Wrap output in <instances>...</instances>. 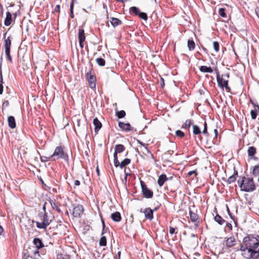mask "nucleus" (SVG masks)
Wrapping results in <instances>:
<instances>
[{
	"label": "nucleus",
	"mask_w": 259,
	"mask_h": 259,
	"mask_svg": "<svg viewBox=\"0 0 259 259\" xmlns=\"http://www.w3.org/2000/svg\"><path fill=\"white\" fill-rule=\"evenodd\" d=\"M239 178L237 183L241 191L249 192L255 190V185L252 178H246L245 176Z\"/></svg>",
	"instance_id": "f257e3e1"
},
{
	"label": "nucleus",
	"mask_w": 259,
	"mask_h": 259,
	"mask_svg": "<svg viewBox=\"0 0 259 259\" xmlns=\"http://www.w3.org/2000/svg\"><path fill=\"white\" fill-rule=\"evenodd\" d=\"M38 217L42 222L40 223L38 221H33V222L36 224L37 228L46 230L47 227L51 224L52 220L50 219L47 212H39L38 213Z\"/></svg>",
	"instance_id": "f03ea898"
},
{
	"label": "nucleus",
	"mask_w": 259,
	"mask_h": 259,
	"mask_svg": "<svg viewBox=\"0 0 259 259\" xmlns=\"http://www.w3.org/2000/svg\"><path fill=\"white\" fill-rule=\"evenodd\" d=\"M243 243L248 246V248H251L252 250L257 249L259 246V240L252 234L245 237L243 238Z\"/></svg>",
	"instance_id": "7ed1b4c3"
},
{
	"label": "nucleus",
	"mask_w": 259,
	"mask_h": 259,
	"mask_svg": "<svg viewBox=\"0 0 259 259\" xmlns=\"http://www.w3.org/2000/svg\"><path fill=\"white\" fill-rule=\"evenodd\" d=\"M51 157H52V160L55 161L57 159H62L65 161H67L68 160V155L64 151V148L62 146H57L53 153L51 155Z\"/></svg>",
	"instance_id": "20e7f679"
},
{
	"label": "nucleus",
	"mask_w": 259,
	"mask_h": 259,
	"mask_svg": "<svg viewBox=\"0 0 259 259\" xmlns=\"http://www.w3.org/2000/svg\"><path fill=\"white\" fill-rule=\"evenodd\" d=\"M230 75L228 73L223 74L221 76H220L219 73L217 75L218 85L222 89L225 88L228 92L230 91V88L228 86V79Z\"/></svg>",
	"instance_id": "39448f33"
},
{
	"label": "nucleus",
	"mask_w": 259,
	"mask_h": 259,
	"mask_svg": "<svg viewBox=\"0 0 259 259\" xmlns=\"http://www.w3.org/2000/svg\"><path fill=\"white\" fill-rule=\"evenodd\" d=\"M7 32H6L4 33V48L5 50V53L7 56V58L10 62L12 61V58L10 55V50L12 45V41L10 38V37L9 36L6 37Z\"/></svg>",
	"instance_id": "423d86ee"
},
{
	"label": "nucleus",
	"mask_w": 259,
	"mask_h": 259,
	"mask_svg": "<svg viewBox=\"0 0 259 259\" xmlns=\"http://www.w3.org/2000/svg\"><path fill=\"white\" fill-rule=\"evenodd\" d=\"M140 183L141 185L142 194L146 198H152L153 196V191L148 188L146 185L143 181H141Z\"/></svg>",
	"instance_id": "0eeeda50"
},
{
	"label": "nucleus",
	"mask_w": 259,
	"mask_h": 259,
	"mask_svg": "<svg viewBox=\"0 0 259 259\" xmlns=\"http://www.w3.org/2000/svg\"><path fill=\"white\" fill-rule=\"evenodd\" d=\"M87 77L89 82V85L91 89H95L96 88V76L92 75L91 71L87 73Z\"/></svg>",
	"instance_id": "6e6552de"
},
{
	"label": "nucleus",
	"mask_w": 259,
	"mask_h": 259,
	"mask_svg": "<svg viewBox=\"0 0 259 259\" xmlns=\"http://www.w3.org/2000/svg\"><path fill=\"white\" fill-rule=\"evenodd\" d=\"M83 206L81 205L78 204L73 208L72 214L74 217L79 218L83 213Z\"/></svg>",
	"instance_id": "1a4fd4ad"
},
{
	"label": "nucleus",
	"mask_w": 259,
	"mask_h": 259,
	"mask_svg": "<svg viewBox=\"0 0 259 259\" xmlns=\"http://www.w3.org/2000/svg\"><path fill=\"white\" fill-rule=\"evenodd\" d=\"M78 39L79 44L80 48L82 49L84 46V41L85 39V36L84 34V31L83 29L80 28L78 30Z\"/></svg>",
	"instance_id": "9d476101"
},
{
	"label": "nucleus",
	"mask_w": 259,
	"mask_h": 259,
	"mask_svg": "<svg viewBox=\"0 0 259 259\" xmlns=\"http://www.w3.org/2000/svg\"><path fill=\"white\" fill-rule=\"evenodd\" d=\"M140 211L144 213L146 219L149 220H152L153 219L154 210H152L150 207L145 208L143 211H142V209H141Z\"/></svg>",
	"instance_id": "9b49d317"
},
{
	"label": "nucleus",
	"mask_w": 259,
	"mask_h": 259,
	"mask_svg": "<svg viewBox=\"0 0 259 259\" xmlns=\"http://www.w3.org/2000/svg\"><path fill=\"white\" fill-rule=\"evenodd\" d=\"M118 126L121 129L126 132L131 131L133 130V128L129 123H125L121 121H119Z\"/></svg>",
	"instance_id": "f8f14e48"
},
{
	"label": "nucleus",
	"mask_w": 259,
	"mask_h": 259,
	"mask_svg": "<svg viewBox=\"0 0 259 259\" xmlns=\"http://www.w3.org/2000/svg\"><path fill=\"white\" fill-rule=\"evenodd\" d=\"M256 152V149L255 147L253 146L249 147L247 150V153L248 156L250 157L251 159H256L257 158L254 157V155Z\"/></svg>",
	"instance_id": "ddd939ff"
},
{
	"label": "nucleus",
	"mask_w": 259,
	"mask_h": 259,
	"mask_svg": "<svg viewBox=\"0 0 259 259\" xmlns=\"http://www.w3.org/2000/svg\"><path fill=\"white\" fill-rule=\"evenodd\" d=\"M93 124L95 126V132L96 134H97L99 131L102 127V124L97 118L94 119Z\"/></svg>",
	"instance_id": "4468645a"
},
{
	"label": "nucleus",
	"mask_w": 259,
	"mask_h": 259,
	"mask_svg": "<svg viewBox=\"0 0 259 259\" xmlns=\"http://www.w3.org/2000/svg\"><path fill=\"white\" fill-rule=\"evenodd\" d=\"M110 22L112 26L114 28L122 24V22L121 20L114 17L110 18Z\"/></svg>",
	"instance_id": "2eb2a0df"
},
{
	"label": "nucleus",
	"mask_w": 259,
	"mask_h": 259,
	"mask_svg": "<svg viewBox=\"0 0 259 259\" xmlns=\"http://www.w3.org/2000/svg\"><path fill=\"white\" fill-rule=\"evenodd\" d=\"M225 242H226V246L228 248H230L235 245L236 240L234 237H231L230 238H227Z\"/></svg>",
	"instance_id": "dca6fc26"
},
{
	"label": "nucleus",
	"mask_w": 259,
	"mask_h": 259,
	"mask_svg": "<svg viewBox=\"0 0 259 259\" xmlns=\"http://www.w3.org/2000/svg\"><path fill=\"white\" fill-rule=\"evenodd\" d=\"M167 180L168 178H167L166 175L162 174L159 176L157 183L160 187H162L163 185L164 182Z\"/></svg>",
	"instance_id": "f3484780"
},
{
	"label": "nucleus",
	"mask_w": 259,
	"mask_h": 259,
	"mask_svg": "<svg viewBox=\"0 0 259 259\" xmlns=\"http://www.w3.org/2000/svg\"><path fill=\"white\" fill-rule=\"evenodd\" d=\"M8 125L11 128H14L16 127V121L14 116H10L8 118Z\"/></svg>",
	"instance_id": "a211bd4d"
},
{
	"label": "nucleus",
	"mask_w": 259,
	"mask_h": 259,
	"mask_svg": "<svg viewBox=\"0 0 259 259\" xmlns=\"http://www.w3.org/2000/svg\"><path fill=\"white\" fill-rule=\"evenodd\" d=\"M12 22V18L11 13L10 12H7L6 13V17L5 18L4 24L6 26H9Z\"/></svg>",
	"instance_id": "6ab92c4d"
},
{
	"label": "nucleus",
	"mask_w": 259,
	"mask_h": 259,
	"mask_svg": "<svg viewBox=\"0 0 259 259\" xmlns=\"http://www.w3.org/2000/svg\"><path fill=\"white\" fill-rule=\"evenodd\" d=\"M111 218L113 221L116 222H119L121 220L120 213L118 211H116L112 213L111 215Z\"/></svg>",
	"instance_id": "aec40b11"
},
{
	"label": "nucleus",
	"mask_w": 259,
	"mask_h": 259,
	"mask_svg": "<svg viewBox=\"0 0 259 259\" xmlns=\"http://www.w3.org/2000/svg\"><path fill=\"white\" fill-rule=\"evenodd\" d=\"M33 243L37 249H40L44 246L41 240L38 238H35L33 239Z\"/></svg>",
	"instance_id": "412c9836"
},
{
	"label": "nucleus",
	"mask_w": 259,
	"mask_h": 259,
	"mask_svg": "<svg viewBox=\"0 0 259 259\" xmlns=\"http://www.w3.org/2000/svg\"><path fill=\"white\" fill-rule=\"evenodd\" d=\"M131 162V160L130 158H125L121 162H119V163L117 165V167L119 166L120 168H123L124 166L128 165Z\"/></svg>",
	"instance_id": "4be33fe9"
},
{
	"label": "nucleus",
	"mask_w": 259,
	"mask_h": 259,
	"mask_svg": "<svg viewBox=\"0 0 259 259\" xmlns=\"http://www.w3.org/2000/svg\"><path fill=\"white\" fill-rule=\"evenodd\" d=\"M238 176V171L234 168V174L230 176L227 180L229 184H231L236 180L237 177Z\"/></svg>",
	"instance_id": "5701e85b"
},
{
	"label": "nucleus",
	"mask_w": 259,
	"mask_h": 259,
	"mask_svg": "<svg viewBox=\"0 0 259 259\" xmlns=\"http://www.w3.org/2000/svg\"><path fill=\"white\" fill-rule=\"evenodd\" d=\"M199 70L202 72L212 73L213 72V70L211 67H207L206 66H200Z\"/></svg>",
	"instance_id": "b1692460"
},
{
	"label": "nucleus",
	"mask_w": 259,
	"mask_h": 259,
	"mask_svg": "<svg viewBox=\"0 0 259 259\" xmlns=\"http://www.w3.org/2000/svg\"><path fill=\"white\" fill-rule=\"evenodd\" d=\"M125 150V147L122 144H117L115 146L114 151L120 153Z\"/></svg>",
	"instance_id": "393cba45"
},
{
	"label": "nucleus",
	"mask_w": 259,
	"mask_h": 259,
	"mask_svg": "<svg viewBox=\"0 0 259 259\" xmlns=\"http://www.w3.org/2000/svg\"><path fill=\"white\" fill-rule=\"evenodd\" d=\"M190 219L193 222H196L199 219V216L197 214L192 212L191 210L189 211Z\"/></svg>",
	"instance_id": "a878e982"
},
{
	"label": "nucleus",
	"mask_w": 259,
	"mask_h": 259,
	"mask_svg": "<svg viewBox=\"0 0 259 259\" xmlns=\"http://www.w3.org/2000/svg\"><path fill=\"white\" fill-rule=\"evenodd\" d=\"M252 250L251 249V248H248L247 252H244L243 253H242V255L247 259H251L252 258Z\"/></svg>",
	"instance_id": "bb28decb"
},
{
	"label": "nucleus",
	"mask_w": 259,
	"mask_h": 259,
	"mask_svg": "<svg viewBox=\"0 0 259 259\" xmlns=\"http://www.w3.org/2000/svg\"><path fill=\"white\" fill-rule=\"evenodd\" d=\"M187 46L190 51H193L195 49V44L193 40L188 39L187 42Z\"/></svg>",
	"instance_id": "cd10ccee"
},
{
	"label": "nucleus",
	"mask_w": 259,
	"mask_h": 259,
	"mask_svg": "<svg viewBox=\"0 0 259 259\" xmlns=\"http://www.w3.org/2000/svg\"><path fill=\"white\" fill-rule=\"evenodd\" d=\"M130 12L134 14L135 16H138L140 11L138 8L136 7H132L130 9Z\"/></svg>",
	"instance_id": "c85d7f7f"
},
{
	"label": "nucleus",
	"mask_w": 259,
	"mask_h": 259,
	"mask_svg": "<svg viewBox=\"0 0 259 259\" xmlns=\"http://www.w3.org/2000/svg\"><path fill=\"white\" fill-rule=\"evenodd\" d=\"M214 219L215 221L217 222L219 224H220L221 225H223L225 222V220H224L222 218V217H221L219 214H217Z\"/></svg>",
	"instance_id": "c756f323"
},
{
	"label": "nucleus",
	"mask_w": 259,
	"mask_h": 259,
	"mask_svg": "<svg viewBox=\"0 0 259 259\" xmlns=\"http://www.w3.org/2000/svg\"><path fill=\"white\" fill-rule=\"evenodd\" d=\"M252 259H259V248L257 250L254 249L252 251Z\"/></svg>",
	"instance_id": "7c9ffc66"
},
{
	"label": "nucleus",
	"mask_w": 259,
	"mask_h": 259,
	"mask_svg": "<svg viewBox=\"0 0 259 259\" xmlns=\"http://www.w3.org/2000/svg\"><path fill=\"white\" fill-rule=\"evenodd\" d=\"M192 121L191 119L186 120L185 122L182 125V127L183 128L188 129L191 126Z\"/></svg>",
	"instance_id": "2f4dec72"
},
{
	"label": "nucleus",
	"mask_w": 259,
	"mask_h": 259,
	"mask_svg": "<svg viewBox=\"0 0 259 259\" xmlns=\"http://www.w3.org/2000/svg\"><path fill=\"white\" fill-rule=\"evenodd\" d=\"M116 116H117L118 118H123L125 115V112L124 110L120 111H116L115 113Z\"/></svg>",
	"instance_id": "473e14b6"
},
{
	"label": "nucleus",
	"mask_w": 259,
	"mask_h": 259,
	"mask_svg": "<svg viewBox=\"0 0 259 259\" xmlns=\"http://www.w3.org/2000/svg\"><path fill=\"white\" fill-rule=\"evenodd\" d=\"M193 133L194 135H199L201 133V131L198 126L197 125H193Z\"/></svg>",
	"instance_id": "72a5a7b5"
},
{
	"label": "nucleus",
	"mask_w": 259,
	"mask_h": 259,
	"mask_svg": "<svg viewBox=\"0 0 259 259\" xmlns=\"http://www.w3.org/2000/svg\"><path fill=\"white\" fill-rule=\"evenodd\" d=\"M96 62L100 66H104L105 65V61L102 58H98L96 59Z\"/></svg>",
	"instance_id": "f704fd0d"
},
{
	"label": "nucleus",
	"mask_w": 259,
	"mask_h": 259,
	"mask_svg": "<svg viewBox=\"0 0 259 259\" xmlns=\"http://www.w3.org/2000/svg\"><path fill=\"white\" fill-rule=\"evenodd\" d=\"M99 244L101 246H105L107 245V240L105 236H102L99 241Z\"/></svg>",
	"instance_id": "c9c22d12"
},
{
	"label": "nucleus",
	"mask_w": 259,
	"mask_h": 259,
	"mask_svg": "<svg viewBox=\"0 0 259 259\" xmlns=\"http://www.w3.org/2000/svg\"><path fill=\"white\" fill-rule=\"evenodd\" d=\"M118 153L117 152V151H114V153L113 154V158H114V164L115 167H117V164L119 163V161L118 160V156L117 154Z\"/></svg>",
	"instance_id": "e433bc0d"
},
{
	"label": "nucleus",
	"mask_w": 259,
	"mask_h": 259,
	"mask_svg": "<svg viewBox=\"0 0 259 259\" xmlns=\"http://www.w3.org/2000/svg\"><path fill=\"white\" fill-rule=\"evenodd\" d=\"M219 14L223 18L227 17V14L225 13V9L224 8H220L219 10Z\"/></svg>",
	"instance_id": "4c0bfd02"
},
{
	"label": "nucleus",
	"mask_w": 259,
	"mask_h": 259,
	"mask_svg": "<svg viewBox=\"0 0 259 259\" xmlns=\"http://www.w3.org/2000/svg\"><path fill=\"white\" fill-rule=\"evenodd\" d=\"M213 49L214 50V51H215V52H218L219 51V49H220V44L219 43V42L218 41H213Z\"/></svg>",
	"instance_id": "58836bf2"
},
{
	"label": "nucleus",
	"mask_w": 259,
	"mask_h": 259,
	"mask_svg": "<svg viewBox=\"0 0 259 259\" xmlns=\"http://www.w3.org/2000/svg\"><path fill=\"white\" fill-rule=\"evenodd\" d=\"M138 16L144 20H147L148 19V16L146 13L144 12H140L138 15Z\"/></svg>",
	"instance_id": "ea45409f"
},
{
	"label": "nucleus",
	"mask_w": 259,
	"mask_h": 259,
	"mask_svg": "<svg viewBox=\"0 0 259 259\" xmlns=\"http://www.w3.org/2000/svg\"><path fill=\"white\" fill-rule=\"evenodd\" d=\"M202 134L205 135L206 136L208 137L209 136V133L207 132V125L206 121L204 123V128L202 131Z\"/></svg>",
	"instance_id": "a19ab883"
},
{
	"label": "nucleus",
	"mask_w": 259,
	"mask_h": 259,
	"mask_svg": "<svg viewBox=\"0 0 259 259\" xmlns=\"http://www.w3.org/2000/svg\"><path fill=\"white\" fill-rule=\"evenodd\" d=\"M40 158L41 161L44 162H47V161L50 160L51 159L52 160V157H51V156L49 157H47L46 156H41Z\"/></svg>",
	"instance_id": "79ce46f5"
},
{
	"label": "nucleus",
	"mask_w": 259,
	"mask_h": 259,
	"mask_svg": "<svg viewBox=\"0 0 259 259\" xmlns=\"http://www.w3.org/2000/svg\"><path fill=\"white\" fill-rule=\"evenodd\" d=\"M252 175L254 176H257L259 175V167L255 166L252 170Z\"/></svg>",
	"instance_id": "37998d69"
},
{
	"label": "nucleus",
	"mask_w": 259,
	"mask_h": 259,
	"mask_svg": "<svg viewBox=\"0 0 259 259\" xmlns=\"http://www.w3.org/2000/svg\"><path fill=\"white\" fill-rule=\"evenodd\" d=\"M250 114H251V118L252 119H256V116H257V110L256 109H255L254 110H251L250 111Z\"/></svg>",
	"instance_id": "c03bdc74"
},
{
	"label": "nucleus",
	"mask_w": 259,
	"mask_h": 259,
	"mask_svg": "<svg viewBox=\"0 0 259 259\" xmlns=\"http://www.w3.org/2000/svg\"><path fill=\"white\" fill-rule=\"evenodd\" d=\"M73 7H74V4H73V2L72 1L71 2V3L70 4V17L71 18H74Z\"/></svg>",
	"instance_id": "a18cd8bd"
},
{
	"label": "nucleus",
	"mask_w": 259,
	"mask_h": 259,
	"mask_svg": "<svg viewBox=\"0 0 259 259\" xmlns=\"http://www.w3.org/2000/svg\"><path fill=\"white\" fill-rule=\"evenodd\" d=\"M176 135L179 138H183L185 136V134L181 130H178L176 132Z\"/></svg>",
	"instance_id": "49530a36"
},
{
	"label": "nucleus",
	"mask_w": 259,
	"mask_h": 259,
	"mask_svg": "<svg viewBox=\"0 0 259 259\" xmlns=\"http://www.w3.org/2000/svg\"><path fill=\"white\" fill-rule=\"evenodd\" d=\"M248 247L246 246L244 244V243L242 242V244L240 245V250L243 252L246 251V250H248Z\"/></svg>",
	"instance_id": "de8ad7c7"
},
{
	"label": "nucleus",
	"mask_w": 259,
	"mask_h": 259,
	"mask_svg": "<svg viewBox=\"0 0 259 259\" xmlns=\"http://www.w3.org/2000/svg\"><path fill=\"white\" fill-rule=\"evenodd\" d=\"M9 105V102L8 100L4 101L2 104V109L3 111L6 107H8Z\"/></svg>",
	"instance_id": "09e8293b"
},
{
	"label": "nucleus",
	"mask_w": 259,
	"mask_h": 259,
	"mask_svg": "<svg viewBox=\"0 0 259 259\" xmlns=\"http://www.w3.org/2000/svg\"><path fill=\"white\" fill-rule=\"evenodd\" d=\"M50 203L52 207V208L55 209L56 207H57L58 206V205L55 202V201L53 200H51L50 201Z\"/></svg>",
	"instance_id": "8fccbe9b"
},
{
	"label": "nucleus",
	"mask_w": 259,
	"mask_h": 259,
	"mask_svg": "<svg viewBox=\"0 0 259 259\" xmlns=\"http://www.w3.org/2000/svg\"><path fill=\"white\" fill-rule=\"evenodd\" d=\"M0 83H4L3 82V74H2V64H0Z\"/></svg>",
	"instance_id": "3c124183"
},
{
	"label": "nucleus",
	"mask_w": 259,
	"mask_h": 259,
	"mask_svg": "<svg viewBox=\"0 0 259 259\" xmlns=\"http://www.w3.org/2000/svg\"><path fill=\"white\" fill-rule=\"evenodd\" d=\"M160 84L162 88L164 87V80L162 77H160Z\"/></svg>",
	"instance_id": "603ef678"
},
{
	"label": "nucleus",
	"mask_w": 259,
	"mask_h": 259,
	"mask_svg": "<svg viewBox=\"0 0 259 259\" xmlns=\"http://www.w3.org/2000/svg\"><path fill=\"white\" fill-rule=\"evenodd\" d=\"M4 91L3 83H0V95H2Z\"/></svg>",
	"instance_id": "864d4df0"
},
{
	"label": "nucleus",
	"mask_w": 259,
	"mask_h": 259,
	"mask_svg": "<svg viewBox=\"0 0 259 259\" xmlns=\"http://www.w3.org/2000/svg\"><path fill=\"white\" fill-rule=\"evenodd\" d=\"M193 174H195V175L196 176L197 175V173L196 172V171L195 170H192V171H189L188 173V175L189 176H192Z\"/></svg>",
	"instance_id": "5fc2aeb1"
},
{
	"label": "nucleus",
	"mask_w": 259,
	"mask_h": 259,
	"mask_svg": "<svg viewBox=\"0 0 259 259\" xmlns=\"http://www.w3.org/2000/svg\"><path fill=\"white\" fill-rule=\"evenodd\" d=\"M60 5H57L55 7V8L54 11H55V12H59V11H60Z\"/></svg>",
	"instance_id": "6e6d98bb"
},
{
	"label": "nucleus",
	"mask_w": 259,
	"mask_h": 259,
	"mask_svg": "<svg viewBox=\"0 0 259 259\" xmlns=\"http://www.w3.org/2000/svg\"><path fill=\"white\" fill-rule=\"evenodd\" d=\"M130 175V174H126V176H125L124 178L123 179H122V182L123 183H124L125 184H126V181H127V177L128 176Z\"/></svg>",
	"instance_id": "4d7b16f0"
},
{
	"label": "nucleus",
	"mask_w": 259,
	"mask_h": 259,
	"mask_svg": "<svg viewBox=\"0 0 259 259\" xmlns=\"http://www.w3.org/2000/svg\"><path fill=\"white\" fill-rule=\"evenodd\" d=\"M175 229L174 228H172L171 227H170L169 228V233L171 234H172L175 233Z\"/></svg>",
	"instance_id": "13d9d810"
},
{
	"label": "nucleus",
	"mask_w": 259,
	"mask_h": 259,
	"mask_svg": "<svg viewBox=\"0 0 259 259\" xmlns=\"http://www.w3.org/2000/svg\"><path fill=\"white\" fill-rule=\"evenodd\" d=\"M38 249H37V248H36L35 250L34 251L33 254H34L35 256H36V254L38 256H39Z\"/></svg>",
	"instance_id": "bf43d9fd"
},
{
	"label": "nucleus",
	"mask_w": 259,
	"mask_h": 259,
	"mask_svg": "<svg viewBox=\"0 0 259 259\" xmlns=\"http://www.w3.org/2000/svg\"><path fill=\"white\" fill-rule=\"evenodd\" d=\"M3 14V8L1 4H0V17L2 16Z\"/></svg>",
	"instance_id": "052dcab7"
},
{
	"label": "nucleus",
	"mask_w": 259,
	"mask_h": 259,
	"mask_svg": "<svg viewBox=\"0 0 259 259\" xmlns=\"http://www.w3.org/2000/svg\"><path fill=\"white\" fill-rule=\"evenodd\" d=\"M47 202H45L44 203V205H43V206H42V210L44 211V212H47L46 211V204H47Z\"/></svg>",
	"instance_id": "680f3d73"
},
{
	"label": "nucleus",
	"mask_w": 259,
	"mask_h": 259,
	"mask_svg": "<svg viewBox=\"0 0 259 259\" xmlns=\"http://www.w3.org/2000/svg\"><path fill=\"white\" fill-rule=\"evenodd\" d=\"M3 233H4V229L0 225V235H3L4 236V234H3Z\"/></svg>",
	"instance_id": "e2e57ef3"
},
{
	"label": "nucleus",
	"mask_w": 259,
	"mask_h": 259,
	"mask_svg": "<svg viewBox=\"0 0 259 259\" xmlns=\"http://www.w3.org/2000/svg\"><path fill=\"white\" fill-rule=\"evenodd\" d=\"M227 227H228L230 230L232 229V226L230 223H227L226 224Z\"/></svg>",
	"instance_id": "0e129e2a"
},
{
	"label": "nucleus",
	"mask_w": 259,
	"mask_h": 259,
	"mask_svg": "<svg viewBox=\"0 0 259 259\" xmlns=\"http://www.w3.org/2000/svg\"><path fill=\"white\" fill-rule=\"evenodd\" d=\"M80 183L79 181L75 180L74 181V185H75V186H79V185H80Z\"/></svg>",
	"instance_id": "69168bd1"
},
{
	"label": "nucleus",
	"mask_w": 259,
	"mask_h": 259,
	"mask_svg": "<svg viewBox=\"0 0 259 259\" xmlns=\"http://www.w3.org/2000/svg\"><path fill=\"white\" fill-rule=\"evenodd\" d=\"M195 223V226L196 228H198L199 226V222L197 221Z\"/></svg>",
	"instance_id": "338daca9"
},
{
	"label": "nucleus",
	"mask_w": 259,
	"mask_h": 259,
	"mask_svg": "<svg viewBox=\"0 0 259 259\" xmlns=\"http://www.w3.org/2000/svg\"><path fill=\"white\" fill-rule=\"evenodd\" d=\"M251 103L252 105L253 106V107L255 108V109H256V105H258L257 104H255L254 102L251 101Z\"/></svg>",
	"instance_id": "774afa93"
}]
</instances>
